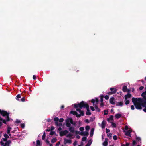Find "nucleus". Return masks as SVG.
Masks as SVG:
<instances>
[{
	"label": "nucleus",
	"mask_w": 146,
	"mask_h": 146,
	"mask_svg": "<svg viewBox=\"0 0 146 146\" xmlns=\"http://www.w3.org/2000/svg\"><path fill=\"white\" fill-rule=\"evenodd\" d=\"M132 101L134 105L135 104H136L137 102H143V100L140 98H137L133 97L132 99Z\"/></svg>",
	"instance_id": "20e7f679"
},
{
	"label": "nucleus",
	"mask_w": 146,
	"mask_h": 146,
	"mask_svg": "<svg viewBox=\"0 0 146 146\" xmlns=\"http://www.w3.org/2000/svg\"><path fill=\"white\" fill-rule=\"evenodd\" d=\"M80 113V114L81 115V116L82 115V116H83L84 115V112L83 111H81Z\"/></svg>",
	"instance_id": "e433bc0d"
},
{
	"label": "nucleus",
	"mask_w": 146,
	"mask_h": 146,
	"mask_svg": "<svg viewBox=\"0 0 146 146\" xmlns=\"http://www.w3.org/2000/svg\"><path fill=\"white\" fill-rule=\"evenodd\" d=\"M104 98L106 100H108L109 98V97L108 95H106L104 96Z\"/></svg>",
	"instance_id": "3c124183"
},
{
	"label": "nucleus",
	"mask_w": 146,
	"mask_h": 146,
	"mask_svg": "<svg viewBox=\"0 0 146 146\" xmlns=\"http://www.w3.org/2000/svg\"><path fill=\"white\" fill-rule=\"evenodd\" d=\"M55 133V131H51V132L49 134L50 135H53Z\"/></svg>",
	"instance_id": "4c0bfd02"
},
{
	"label": "nucleus",
	"mask_w": 146,
	"mask_h": 146,
	"mask_svg": "<svg viewBox=\"0 0 146 146\" xmlns=\"http://www.w3.org/2000/svg\"><path fill=\"white\" fill-rule=\"evenodd\" d=\"M114 99V98L113 97H112L111 98L110 100V103L113 105L115 104V102L113 101Z\"/></svg>",
	"instance_id": "ddd939ff"
},
{
	"label": "nucleus",
	"mask_w": 146,
	"mask_h": 146,
	"mask_svg": "<svg viewBox=\"0 0 146 146\" xmlns=\"http://www.w3.org/2000/svg\"><path fill=\"white\" fill-rule=\"evenodd\" d=\"M70 113L71 114H72L73 115H76L77 114V112L75 111H71Z\"/></svg>",
	"instance_id": "393cba45"
},
{
	"label": "nucleus",
	"mask_w": 146,
	"mask_h": 146,
	"mask_svg": "<svg viewBox=\"0 0 146 146\" xmlns=\"http://www.w3.org/2000/svg\"><path fill=\"white\" fill-rule=\"evenodd\" d=\"M46 137V134L45 132H44L43 133V134L42 137V140H44L45 139Z\"/></svg>",
	"instance_id": "7c9ffc66"
},
{
	"label": "nucleus",
	"mask_w": 146,
	"mask_h": 146,
	"mask_svg": "<svg viewBox=\"0 0 146 146\" xmlns=\"http://www.w3.org/2000/svg\"><path fill=\"white\" fill-rule=\"evenodd\" d=\"M21 101L22 102H24L25 101V98L23 97L21 99Z\"/></svg>",
	"instance_id": "052dcab7"
},
{
	"label": "nucleus",
	"mask_w": 146,
	"mask_h": 146,
	"mask_svg": "<svg viewBox=\"0 0 146 146\" xmlns=\"http://www.w3.org/2000/svg\"><path fill=\"white\" fill-rule=\"evenodd\" d=\"M110 131V130L109 129H108L107 128H106V133H108Z\"/></svg>",
	"instance_id": "49530a36"
},
{
	"label": "nucleus",
	"mask_w": 146,
	"mask_h": 146,
	"mask_svg": "<svg viewBox=\"0 0 146 146\" xmlns=\"http://www.w3.org/2000/svg\"><path fill=\"white\" fill-rule=\"evenodd\" d=\"M85 122L86 123H89L90 122V121L88 119H86L85 120Z\"/></svg>",
	"instance_id": "338daca9"
},
{
	"label": "nucleus",
	"mask_w": 146,
	"mask_h": 146,
	"mask_svg": "<svg viewBox=\"0 0 146 146\" xmlns=\"http://www.w3.org/2000/svg\"><path fill=\"white\" fill-rule=\"evenodd\" d=\"M134 105L135 106V108L137 110H141L142 109L141 102H137L136 104H135Z\"/></svg>",
	"instance_id": "39448f33"
},
{
	"label": "nucleus",
	"mask_w": 146,
	"mask_h": 146,
	"mask_svg": "<svg viewBox=\"0 0 146 146\" xmlns=\"http://www.w3.org/2000/svg\"><path fill=\"white\" fill-rule=\"evenodd\" d=\"M107 136L110 137H112V134L110 133H108L107 134Z\"/></svg>",
	"instance_id": "79ce46f5"
},
{
	"label": "nucleus",
	"mask_w": 146,
	"mask_h": 146,
	"mask_svg": "<svg viewBox=\"0 0 146 146\" xmlns=\"http://www.w3.org/2000/svg\"><path fill=\"white\" fill-rule=\"evenodd\" d=\"M4 137L5 138L7 139L9 138V136L6 133H5L4 135Z\"/></svg>",
	"instance_id": "2f4dec72"
},
{
	"label": "nucleus",
	"mask_w": 146,
	"mask_h": 146,
	"mask_svg": "<svg viewBox=\"0 0 146 146\" xmlns=\"http://www.w3.org/2000/svg\"><path fill=\"white\" fill-rule=\"evenodd\" d=\"M100 101L102 102L103 101V98L104 97V95H100Z\"/></svg>",
	"instance_id": "c85d7f7f"
},
{
	"label": "nucleus",
	"mask_w": 146,
	"mask_h": 146,
	"mask_svg": "<svg viewBox=\"0 0 146 146\" xmlns=\"http://www.w3.org/2000/svg\"><path fill=\"white\" fill-rule=\"evenodd\" d=\"M121 114L118 113L115 114V117L116 118L118 119L120 118L121 117Z\"/></svg>",
	"instance_id": "dca6fc26"
},
{
	"label": "nucleus",
	"mask_w": 146,
	"mask_h": 146,
	"mask_svg": "<svg viewBox=\"0 0 146 146\" xmlns=\"http://www.w3.org/2000/svg\"><path fill=\"white\" fill-rule=\"evenodd\" d=\"M116 105L117 106H121L123 105V103L122 102H117V104H116Z\"/></svg>",
	"instance_id": "aec40b11"
},
{
	"label": "nucleus",
	"mask_w": 146,
	"mask_h": 146,
	"mask_svg": "<svg viewBox=\"0 0 146 146\" xmlns=\"http://www.w3.org/2000/svg\"><path fill=\"white\" fill-rule=\"evenodd\" d=\"M0 114L3 117H6V121H9L10 120L9 113L3 110H1L0 109Z\"/></svg>",
	"instance_id": "7ed1b4c3"
},
{
	"label": "nucleus",
	"mask_w": 146,
	"mask_h": 146,
	"mask_svg": "<svg viewBox=\"0 0 146 146\" xmlns=\"http://www.w3.org/2000/svg\"><path fill=\"white\" fill-rule=\"evenodd\" d=\"M95 108L96 109V110L98 111V112H100V109H99L98 106H96L95 105Z\"/></svg>",
	"instance_id": "a878e982"
},
{
	"label": "nucleus",
	"mask_w": 146,
	"mask_h": 146,
	"mask_svg": "<svg viewBox=\"0 0 146 146\" xmlns=\"http://www.w3.org/2000/svg\"><path fill=\"white\" fill-rule=\"evenodd\" d=\"M57 140L56 138H52L51 141V142L52 143H54Z\"/></svg>",
	"instance_id": "bb28decb"
},
{
	"label": "nucleus",
	"mask_w": 146,
	"mask_h": 146,
	"mask_svg": "<svg viewBox=\"0 0 146 146\" xmlns=\"http://www.w3.org/2000/svg\"><path fill=\"white\" fill-rule=\"evenodd\" d=\"M113 116L112 115H111L110 117V118H108L107 119V121L109 122L110 120H113Z\"/></svg>",
	"instance_id": "4be33fe9"
},
{
	"label": "nucleus",
	"mask_w": 146,
	"mask_h": 146,
	"mask_svg": "<svg viewBox=\"0 0 146 146\" xmlns=\"http://www.w3.org/2000/svg\"><path fill=\"white\" fill-rule=\"evenodd\" d=\"M89 105L86 102L84 101H81L80 103L76 104H74V106L75 108H77L79 107L80 109H81L82 108H86Z\"/></svg>",
	"instance_id": "f257e3e1"
},
{
	"label": "nucleus",
	"mask_w": 146,
	"mask_h": 146,
	"mask_svg": "<svg viewBox=\"0 0 146 146\" xmlns=\"http://www.w3.org/2000/svg\"><path fill=\"white\" fill-rule=\"evenodd\" d=\"M76 117H80L81 116V115L80 114H78L77 113V114L76 115Z\"/></svg>",
	"instance_id": "bf43d9fd"
},
{
	"label": "nucleus",
	"mask_w": 146,
	"mask_h": 146,
	"mask_svg": "<svg viewBox=\"0 0 146 146\" xmlns=\"http://www.w3.org/2000/svg\"><path fill=\"white\" fill-rule=\"evenodd\" d=\"M16 97L17 98H21V96L20 94H19L17 95Z\"/></svg>",
	"instance_id": "e2e57ef3"
},
{
	"label": "nucleus",
	"mask_w": 146,
	"mask_h": 146,
	"mask_svg": "<svg viewBox=\"0 0 146 146\" xmlns=\"http://www.w3.org/2000/svg\"><path fill=\"white\" fill-rule=\"evenodd\" d=\"M95 100L94 99H92L91 100V102L92 103H93V104H94L95 102Z\"/></svg>",
	"instance_id": "680f3d73"
},
{
	"label": "nucleus",
	"mask_w": 146,
	"mask_h": 146,
	"mask_svg": "<svg viewBox=\"0 0 146 146\" xmlns=\"http://www.w3.org/2000/svg\"><path fill=\"white\" fill-rule=\"evenodd\" d=\"M131 110H134L135 109L134 106L133 105H131Z\"/></svg>",
	"instance_id": "13d9d810"
},
{
	"label": "nucleus",
	"mask_w": 146,
	"mask_h": 146,
	"mask_svg": "<svg viewBox=\"0 0 146 146\" xmlns=\"http://www.w3.org/2000/svg\"><path fill=\"white\" fill-rule=\"evenodd\" d=\"M78 134L82 136H88L89 135L88 132L87 131H85V132H82L80 133V131H78Z\"/></svg>",
	"instance_id": "0eeeda50"
},
{
	"label": "nucleus",
	"mask_w": 146,
	"mask_h": 146,
	"mask_svg": "<svg viewBox=\"0 0 146 146\" xmlns=\"http://www.w3.org/2000/svg\"><path fill=\"white\" fill-rule=\"evenodd\" d=\"M131 94L128 93L127 95L125 96V100H127L128 98H130L131 97Z\"/></svg>",
	"instance_id": "4468645a"
},
{
	"label": "nucleus",
	"mask_w": 146,
	"mask_h": 146,
	"mask_svg": "<svg viewBox=\"0 0 146 146\" xmlns=\"http://www.w3.org/2000/svg\"><path fill=\"white\" fill-rule=\"evenodd\" d=\"M42 144L41 143L40 141L39 140H37L36 141V146H41Z\"/></svg>",
	"instance_id": "f3484780"
},
{
	"label": "nucleus",
	"mask_w": 146,
	"mask_h": 146,
	"mask_svg": "<svg viewBox=\"0 0 146 146\" xmlns=\"http://www.w3.org/2000/svg\"><path fill=\"white\" fill-rule=\"evenodd\" d=\"M127 86H124L122 88V90L123 92H127Z\"/></svg>",
	"instance_id": "a211bd4d"
},
{
	"label": "nucleus",
	"mask_w": 146,
	"mask_h": 146,
	"mask_svg": "<svg viewBox=\"0 0 146 146\" xmlns=\"http://www.w3.org/2000/svg\"><path fill=\"white\" fill-rule=\"evenodd\" d=\"M68 133V131L66 130L64 131H60V135L61 137H62L64 135H65Z\"/></svg>",
	"instance_id": "423d86ee"
},
{
	"label": "nucleus",
	"mask_w": 146,
	"mask_h": 146,
	"mask_svg": "<svg viewBox=\"0 0 146 146\" xmlns=\"http://www.w3.org/2000/svg\"><path fill=\"white\" fill-rule=\"evenodd\" d=\"M92 142V140H90L89 141L88 143L87 144H89V146L91 144Z\"/></svg>",
	"instance_id": "09e8293b"
},
{
	"label": "nucleus",
	"mask_w": 146,
	"mask_h": 146,
	"mask_svg": "<svg viewBox=\"0 0 146 146\" xmlns=\"http://www.w3.org/2000/svg\"><path fill=\"white\" fill-rule=\"evenodd\" d=\"M11 143V141L10 140H8L5 143L3 146H10V144Z\"/></svg>",
	"instance_id": "9d476101"
},
{
	"label": "nucleus",
	"mask_w": 146,
	"mask_h": 146,
	"mask_svg": "<svg viewBox=\"0 0 146 146\" xmlns=\"http://www.w3.org/2000/svg\"><path fill=\"white\" fill-rule=\"evenodd\" d=\"M104 115H106L107 114H108V111H106V110H104Z\"/></svg>",
	"instance_id": "de8ad7c7"
},
{
	"label": "nucleus",
	"mask_w": 146,
	"mask_h": 146,
	"mask_svg": "<svg viewBox=\"0 0 146 146\" xmlns=\"http://www.w3.org/2000/svg\"><path fill=\"white\" fill-rule=\"evenodd\" d=\"M69 127V130L71 133H74V132L75 131L74 127L70 126Z\"/></svg>",
	"instance_id": "9b49d317"
},
{
	"label": "nucleus",
	"mask_w": 146,
	"mask_h": 146,
	"mask_svg": "<svg viewBox=\"0 0 146 146\" xmlns=\"http://www.w3.org/2000/svg\"><path fill=\"white\" fill-rule=\"evenodd\" d=\"M79 129L80 130V131H83L84 129V127H80V129Z\"/></svg>",
	"instance_id": "4d7b16f0"
},
{
	"label": "nucleus",
	"mask_w": 146,
	"mask_h": 146,
	"mask_svg": "<svg viewBox=\"0 0 146 146\" xmlns=\"http://www.w3.org/2000/svg\"><path fill=\"white\" fill-rule=\"evenodd\" d=\"M77 143V141H75L74 142V143H73L74 146H75L76 145Z\"/></svg>",
	"instance_id": "0e129e2a"
},
{
	"label": "nucleus",
	"mask_w": 146,
	"mask_h": 146,
	"mask_svg": "<svg viewBox=\"0 0 146 146\" xmlns=\"http://www.w3.org/2000/svg\"><path fill=\"white\" fill-rule=\"evenodd\" d=\"M144 87L143 86H141L139 87V90H142L143 88Z\"/></svg>",
	"instance_id": "774afa93"
},
{
	"label": "nucleus",
	"mask_w": 146,
	"mask_h": 146,
	"mask_svg": "<svg viewBox=\"0 0 146 146\" xmlns=\"http://www.w3.org/2000/svg\"><path fill=\"white\" fill-rule=\"evenodd\" d=\"M141 105V106H142L143 107H145L146 106V103L145 102L143 103H142V102H140Z\"/></svg>",
	"instance_id": "b1692460"
},
{
	"label": "nucleus",
	"mask_w": 146,
	"mask_h": 146,
	"mask_svg": "<svg viewBox=\"0 0 146 146\" xmlns=\"http://www.w3.org/2000/svg\"><path fill=\"white\" fill-rule=\"evenodd\" d=\"M59 121L60 122H62L64 121V119L63 118H61L59 120Z\"/></svg>",
	"instance_id": "5fc2aeb1"
},
{
	"label": "nucleus",
	"mask_w": 146,
	"mask_h": 146,
	"mask_svg": "<svg viewBox=\"0 0 146 146\" xmlns=\"http://www.w3.org/2000/svg\"><path fill=\"white\" fill-rule=\"evenodd\" d=\"M146 95V90L143 92L142 94H141V96L143 97L144 98L145 96Z\"/></svg>",
	"instance_id": "cd10ccee"
},
{
	"label": "nucleus",
	"mask_w": 146,
	"mask_h": 146,
	"mask_svg": "<svg viewBox=\"0 0 146 146\" xmlns=\"http://www.w3.org/2000/svg\"><path fill=\"white\" fill-rule=\"evenodd\" d=\"M64 142L65 144L67 143L71 144L72 143V141L70 140L67 139L66 138L64 139Z\"/></svg>",
	"instance_id": "f8f14e48"
},
{
	"label": "nucleus",
	"mask_w": 146,
	"mask_h": 146,
	"mask_svg": "<svg viewBox=\"0 0 146 146\" xmlns=\"http://www.w3.org/2000/svg\"><path fill=\"white\" fill-rule=\"evenodd\" d=\"M128 127L127 126V125H126L125 126V130H128Z\"/></svg>",
	"instance_id": "69168bd1"
},
{
	"label": "nucleus",
	"mask_w": 146,
	"mask_h": 146,
	"mask_svg": "<svg viewBox=\"0 0 146 146\" xmlns=\"http://www.w3.org/2000/svg\"><path fill=\"white\" fill-rule=\"evenodd\" d=\"M136 144H137V143L136 142V141L135 140H133V141L132 146H134L136 145Z\"/></svg>",
	"instance_id": "c9c22d12"
},
{
	"label": "nucleus",
	"mask_w": 146,
	"mask_h": 146,
	"mask_svg": "<svg viewBox=\"0 0 146 146\" xmlns=\"http://www.w3.org/2000/svg\"><path fill=\"white\" fill-rule=\"evenodd\" d=\"M124 132H125V135H126L127 136L129 137H131V134L130 133L132 132V130H127V131H124Z\"/></svg>",
	"instance_id": "6e6552de"
},
{
	"label": "nucleus",
	"mask_w": 146,
	"mask_h": 146,
	"mask_svg": "<svg viewBox=\"0 0 146 146\" xmlns=\"http://www.w3.org/2000/svg\"><path fill=\"white\" fill-rule=\"evenodd\" d=\"M111 92H113L114 94L117 91V90L113 88H110Z\"/></svg>",
	"instance_id": "412c9836"
},
{
	"label": "nucleus",
	"mask_w": 146,
	"mask_h": 146,
	"mask_svg": "<svg viewBox=\"0 0 146 146\" xmlns=\"http://www.w3.org/2000/svg\"><path fill=\"white\" fill-rule=\"evenodd\" d=\"M11 129V128L9 126L8 127L7 130V134H9L10 133V131Z\"/></svg>",
	"instance_id": "5701e85b"
},
{
	"label": "nucleus",
	"mask_w": 146,
	"mask_h": 146,
	"mask_svg": "<svg viewBox=\"0 0 146 146\" xmlns=\"http://www.w3.org/2000/svg\"><path fill=\"white\" fill-rule=\"evenodd\" d=\"M66 125L67 127H69L71 126V124H72L74 126H76V122H73V119L72 118H68L65 120Z\"/></svg>",
	"instance_id": "f03ea898"
},
{
	"label": "nucleus",
	"mask_w": 146,
	"mask_h": 146,
	"mask_svg": "<svg viewBox=\"0 0 146 146\" xmlns=\"http://www.w3.org/2000/svg\"><path fill=\"white\" fill-rule=\"evenodd\" d=\"M114 94V92H108V94L109 95H110L112 94Z\"/></svg>",
	"instance_id": "37998d69"
},
{
	"label": "nucleus",
	"mask_w": 146,
	"mask_h": 146,
	"mask_svg": "<svg viewBox=\"0 0 146 146\" xmlns=\"http://www.w3.org/2000/svg\"><path fill=\"white\" fill-rule=\"evenodd\" d=\"M90 109H91V110L92 111H94L95 109H94V107L93 106H91L90 107Z\"/></svg>",
	"instance_id": "6e6d98bb"
},
{
	"label": "nucleus",
	"mask_w": 146,
	"mask_h": 146,
	"mask_svg": "<svg viewBox=\"0 0 146 146\" xmlns=\"http://www.w3.org/2000/svg\"><path fill=\"white\" fill-rule=\"evenodd\" d=\"M87 110V111L86 113V114L87 115H90L91 114V113L90 112L89 110V106H88L86 108Z\"/></svg>",
	"instance_id": "1a4fd4ad"
},
{
	"label": "nucleus",
	"mask_w": 146,
	"mask_h": 146,
	"mask_svg": "<svg viewBox=\"0 0 146 146\" xmlns=\"http://www.w3.org/2000/svg\"><path fill=\"white\" fill-rule=\"evenodd\" d=\"M85 129L87 131H88L90 129V127L89 126H86L85 127Z\"/></svg>",
	"instance_id": "a19ab883"
},
{
	"label": "nucleus",
	"mask_w": 146,
	"mask_h": 146,
	"mask_svg": "<svg viewBox=\"0 0 146 146\" xmlns=\"http://www.w3.org/2000/svg\"><path fill=\"white\" fill-rule=\"evenodd\" d=\"M73 136L72 134H71V133H69V134H68L66 135V137H68L70 138L71 137H72Z\"/></svg>",
	"instance_id": "72a5a7b5"
},
{
	"label": "nucleus",
	"mask_w": 146,
	"mask_h": 146,
	"mask_svg": "<svg viewBox=\"0 0 146 146\" xmlns=\"http://www.w3.org/2000/svg\"><path fill=\"white\" fill-rule=\"evenodd\" d=\"M106 121L104 120L102 123L101 127L102 128H104L105 126Z\"/></svg>",
	"instance_id": "2eb2a0df"
},
{
	"label": "nucleus",
	"mask_w": 146,
	"mask_h": 146,
	"mask_svg": "<svg viewBox=\"0 0 146 146\" xmlns=\"http://www.w3.org/2000/svg\"><path fill=\"white\" fill-rule=\"evenodd\" d=\"M94 131V129L92 128L90 131V136L92 137L93 136Z\"/></svg>",
	"instance_id": "6ab92c4d"
},
{
	"label": "nucleus",
	"mask_w": 146,
	"mask_h": 146,
	"mask_svg": "<svg viewBox=\"0 0 146 146\" xmlns=\"http://www.w3.org/2000/svg\"><path fill=\"white\" fill-rule=\"evenodd\" d=\"M136 139L137 141H139L141 140V138L139 137L136 136Z\"/></svg>",
	"instance_id": "ea45409f"
},
{
	"label": "nucleus",
	"mask_w": 146,
	"mask_h": 146,
	"mask_svg": "<svg viewBox=\"0 0 146 146\" xmlns=\"http://www.w3.org/2000/svg\"><path fill=\"white\" fill-rule=\"evenodd\" d=\"M87 139V137H83L82 139V140L83 141H86Z\"/></svg>",
	"instance_id": "f704fd0d"
},
{
	"label": "nucleus",
	"mask_w": 146,
	"mask_h": 146,
	"mask_svg": "<svg viewBox=\"0 0 146 146\" xmlns=\"http://www.w3.org/2000/svg\"><path fill=\"white\" fill-rule=\"evenodd\" d=\"M54 120L55 121V122L58 121L59 119L58 117H55L54 118Z\"/></svg>",
	"instance_id": "58836bf2"
},
{
	"label": "nucleus",
	"mask_w": 146,
	"mask_h": 146,
	"mask_svg": "<svg viewBox=\"0 0 146 146\" xmlns=\"http://www.w3.org/2000/svg\"><path fill=\"white\" fill-rule=\"evenodd\" d=\"M33 78L34 80H36V75H33Z\"/></svg>",
	"instance_id": "603ef678"
},
{
	"label": "nucleus",
	"mask_w": 146,
	"mask_h": 146,
	"mask_svg": "<svg viewBox=\"0 0 146 146\" xmlns=\"http://www.w3.org/2000/svg\"><path fill=\"white\" fill-rule=\"evenodd\" d=\"M108 144V141H104L103 143L104 146H107Z\"/></svg>",
	"instance_id": "473e14b6"
},
{
	"label": "nucleus",
	"mask_w": 146,
	"mask_h": 146,
	"mask_svg": "<svg viewBox=\"0 0 146 146\" xmlns=\"http://www.w3.org/2000/svg\"><path fill=\"white\" fill-rule=\"evenodd\" d=\"M129 100H127L125 102V104L126 105L128 104L129 103Z\"/></svg>",
	"instance_id": "864d4df0"
},
{
	"label": "nucleus",
	"mask_w": 146,
	"mask_h": 146,
	"mask_svg": "<svg viewBox=\"0 0 146 146\" xmlns=\"http://www.w3.org/2000/svg\"><path fill=\"white\" fill-rule=\"evenodd\" d=\"M25 125L24 123H22V124H21V127L22 128H24L25 127Z\"/></svg>",
	"instance_id": "c03bdc74"
},
{
	"label": "nucleus",
	"mask_w": 146,
	"mask_h": 146,
	"mask_svg": "<svg viewBox=\"0 0 146 146\" xmlns=\"http://www.w3.org/2000/svg\"><path fill=\"white\" fill-rule=\"evenodd\" d=\"M112 127L113 128H116V124L115 123L111 122Z\"/></svg>",
	"instance_id": "c756f323"
},
{
	"label": "nucleus",
	"mask_w": 146,
	"mask_h": 146,
	"mask_svg": "<svg viewBox=\"0 0 146 146\" xmlns=\"http://www.w3.org/2000/svg\"><path fill=\"white\" fill-rule=\"evenodd\" d=\"M114 140H116L117 139V137L116 135H114L113 137Z\"/></svg>",
	"instance_id": "a18cd8bd"
},
{
	"label": "nucleus",
	"mask_w": 146,
	"mask_h": 146,
	"mask_svg": "<svg viewBox=\"0 0 146 146\" xmlns=\"http://www.w3.org/2000/svg\"><path fill=\"white\" fill-rule=\"evenodd\" d=\"M2 122L3 123H4L5 124H6V121H7L6 120H5V119H2Z\"/></svg>",
	"instance_id": "8fccbe9b"
}]
</instances>
